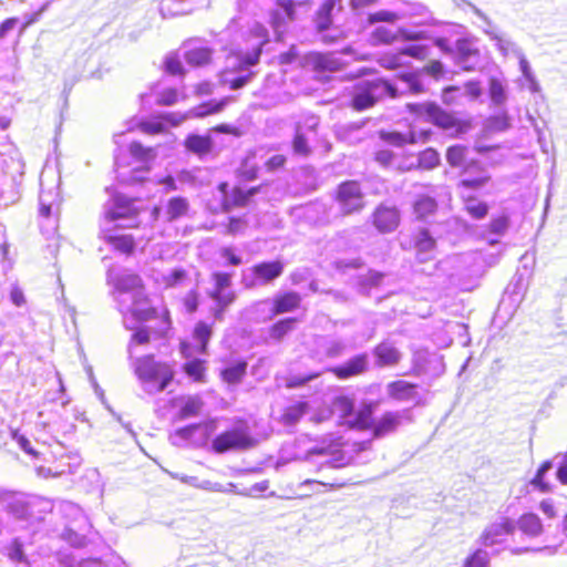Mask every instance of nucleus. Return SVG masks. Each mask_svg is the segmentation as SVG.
<instances>
[{"label":"nucleus","mask_w":567,"mask_h":567,"mask_svg":"<svg viewBox=\"0 0 567 567\" xmlns=\"http://www.w3.org/2000/svg\"><path fill=\"white\" fill-rule=\"evenodd\" d=\"M324 350L328 357L337 358L344 352L346 343L339 339H331L326 342Z\"/></svg>","instance_id":"59"},{"label":"nucleus","mask_w":567,"mask_h":567,"mask_svg":"<svg viewBox=\"0 0 567 567\" xmlns=\"http://www.w3.org/2000/svg\"><path fill=\"white\" fill-rule=\"evenodd\" d=\"M372 41L374 43L389 44L394 41L395 33L386 27H377L372 32Z\"/></svg>","instance_id":"56"},{"label":"nucleus","mask_w":567,"mask_h":567,"mask_svg":"<svg viewBox=\"0 0 567 567\" xmlns=\"http://www.w3.org/2000/svg\"><path fill=\"white\" fill-rule=\"evenodd\" d=\"M212 334V326L204 321L197 322L193 331V341L181 342V351L183 355L185 358H192L195 354H206Z\"/></svg>","instance_id":"14"},{"label":"nucleus","mask_w":567,"mask_h":567,"mask_svg":"<svg viewBox=\"0 0 567 567\" xmlns=\"http://www.w3.org/2000/svg\"><path fill=\"white\" fill-rule=\"evenodd\" d=\"M251 51L231 48L225 59V66L219 74L220 82L231 90L246 85L252 78L250 68L258 63L262 47L269 41L266 27L255 22L250 28Z\"/></svg>","instance_id":"1"},{"label":"nucleus","mask_w":567,"mask_h":567,"mask_svg":"<svg viewBox=\"0 0 567 567\" xmlns=\"http://www.w3.org/2000/svg\"><path fill=\"white\" fill-rule=\"evenodd\" d=\"M336 200L342 215L360 212L363 206V193L357 181H347L338 186Z\"/></svg>","instance_id":"10"},{"label":"nucleus","mask_w":567,"mask_h":567,"mask_svg":"<svg viewBox=\"0 0 567 567\" xmlns=\"http://www.w3.org/2000/svg\"><path fill=\"white\" fill-rule=\"evenodd\" d=\"M419 72H403L399 75L401 89L383 79L362 80L353 87L351 104L357 111H363L373 106L380 99L389 95L396 97L399 91L420 93L423 84Z\"/></svg>","instance_id":"3"},{"label":"nucleus","mask_w":567,"mask_h":567,"mask_svg":"<svg viewBox=\"0 0 567 567\" xmlns=\"http://www.w3.org/2000/svg\"><path fill=\"white\" fill-rule=\"evenodd\" d=\"M7 550L8 557L13 563L29 565L28 559L23 553L22 543L19 539H13Z\"/></svg>","instance_id":"54"},{"label":"nucleus","mask_w":567,"mask_h":567,"mask_svg":"<svg viewBox=\"0 0 567 567\" xmlns=\"http://www.w3.org/2000/svg\"><path fill=\"white\" fill-rule=\"evenodd\" d=\"M178 92L176 89H167L161 92L156 97V103L161 105H173L177 102Z\"/></svg>","instance_id":"64"},{"label":"nucleus","mask_w":567,"mask_h":567,"mask_svg":"<svg viewBox=\"0 0 567 567\" xmlns=\"http://www.w3.org/2000/svg\"><path fill=\"white\" fill-rule=\"evenodd\" d=\"M375 161L384 167H400L396 164V155L390 150H380L375 153Z\"/></svg>","instance_id":"58"},{"label":"nucleus","mask_w":567,"mask_h":567,"mask_svg":"<svg viewBox=\"0 0 567 567\" xmlns=\"http://www.w3.org/2000/svg\"><path fill=\"white\" fill-rule=\"evenodd\" d=\"M400 19V16L393 11L389 10H380L374 13L369 14V22L370 23H378V22H395Z\"/></svg>","instance_id":"57"},{"label":"nucleus","mask_w":567,"mask_h":567,"mask_svg":"<svg viewBox=\"0 0 567 567\" xmlns=\"http://www.w3.org/2000/svg\"><path fill=\"white\" fill-rule=\"evenodd\" d=\"M247 363L245 361L236 362L221 371L223 379L228 383H238L246 373Z\"/></svg>","instance_id":"44"},{"label":"nucleus","mask_w":567,"mask_h":567,"mask_svg":"<svg viewBox=\"0 0 567 567\" xmlns=\"http://www.w3.org/2000/svg\"><path fill=\"white\" fill-rule=\"evenodd\" d=\"M130 365L143 391L148 395L163 392L174 379L173 369L167 363L155 360L153 354L132 359Z\"/></svg>","instance_id":"4"},{"label":"nucleus","mask_w":567,"mask_h":567,"mask_svg":"<svg viewBox=\"0 0 567 567\" xmlns=\"http://www.w3.org/2000/svg\"><path fill=\"white\" fill-rule=\"evenodd\" d=\"M296 125H302V132H313L319 125V118L315 114H303Z\"/></svg>","instance_id":"63"},{"label":"nucleus","mask_w":567,"mask_h":567,"mask_svg":"<svg viewBox=\"0 0 567 567\" xmlns=\"http://www.w3.org/2000/svg\"><path fill=\"white\" fill-rule=\"evenodd\" d=\"M485 32L489 35L495 47L504 56L512 54L515 58H518L522 53H524L517 43H515L508 37L502 33H497L493 30H486Z\"/></svg>","instance_id":"31"},{"label":"nucleus","mask_w":567,"mask_h":567,"mask_svg":"<svg viewBox=\"0 0 567 567\" xmlns=\"http://www.w3.org/2000/svg\"><path fill=\"white\" fill-rule=\"evenodd\" d=\"M185 146L189 152L203 156L213 150V141L208 135L190 134L185 141Z\"/></svg>","instance_id":"37"},{"label":"nucleus","mask_w":567,"mask_h":567,"mask_svg":"<svg viewBox=\"0 0 567 567\" xmlns=\"http://www.w3.org/2000/svg\"><path fill=\"white\" fill-rule=\"evenodd\" d=\"M115 301L117 305L134 297L137 291H144L141 278L135 274L123 272L114 279Z\"/></svg>","instance_id":"18"},{"label":"nucleus","mask_w":567,"mask_h":567,"mask_svg":"<svg viewBox=\"0 0 567 567\" xmlns=\"http://www.w3.org/2000/svg\"><path fill=\"white\" fill-rule=\"evenodd\" d=\"M515 524L509 518H502L501 522L491 524L481 536V544L485 547L493 546L502 542V538L513 534Z\"/></svg>","instance_id":"22"},{"label":"nucleus","mask_w":567,"mask_h":567,"mask_svg":"<svg viewBox=\"0 0 567 567\" xmlns=\"http://www.w3.org/2000/svg\"><path fill=\"white\" fill-rule=\"evenodd\" d=\"M440 163V155L433 148H426L421 152L416 158V164L411 163L409 168L416 165L424 169H432Z\"/></svg>","instance_id":"43"},{"label":"nucleus","mask_w":567,"mask_h":567,"mask_svg":"<svg viewBox=\"0 0 567 567\" xmlns=\"http://www.w3.org/2000/svg\"><path fill=\"white\" fill-rule=\"evenodd\" d=\"M40 227L48 237L53 236L58 228V193L41 189L39 195Z\"/></svg>","instance_id":"9"},{"label":"nucleus","mask_w":567,"mask_h":567,"mask_svg":"<svg viewBox=\"0 0 567 567\" xmlns=\"http://www.w3.org/2000/svg\"><path fill=\"white\" fill-rule=\"evenodd\" d=\"M489 96L494 104L502 105L507 99L506 89L503 82L496 78L489 80Z\"/></svg>","instance_id":"49"},{"label":"nucleus","mask_w":567,"mask_h":567,"mask_svg":"<svg viewBox=\"0 0 567 567\" xmlns=\"http://www.w3.org/2000/svg\"><path fill=\"white\" fill-rule=\"evenodd\" d=\"M296 318H286L272 324L269 329V337L276 341L281 340L296 324Z\"/></svg>","instance_id":"45"},{"label":"nucleus","mask_w":567,"mask_h":567,"mask_svg":"<svg viewBox=\"0 0 567 567\" xmlns=\"http://www.w3.org/2000/svg\"><path fill=\"white\" fill-rule=\"evenodd\" d=\"M250 312L257 321H267L277 316L274 301L269 299L254 303L250 308Z\"/></svg>","instance_id":"39"},{"label":"nucleus","mask_w":567,"mask_h":567,"mask_svg":"<svg viewBox=\"0 0 567 567\" xmlns=\"http://www.w3.org/2000/svg\"><path fill=\"white\" fill-rule=\"evenodd\" d=\"M349 53L350 50L344 52L315 53L310 58V63L319 72H337L347 65L348 62L342 56Z\"/></svg>","instance_id":"20"},{"label":"nucleus","mask_w":567,"mask_h":567,"mask_svg":"<svg viewBox=\"0 0 567 567\" xmlns=\"http://www.w3.org/2000/svg\"><path fill=\"white\" fill-rule=\"evenodd\" d=\"M463 567H489V556L484 549H476L464 561Z\"/></svg>","instance_id":"51"},{"label":"nucleus","mask_w":567,"mask_h":567,"mask_svg":"<svg viewBox=\"0 0 567 567\" xmlns=\"http://www.w3.org/2000/svg\"><path fill=\"white\" fill-rule=\"evenodd\" d=\"M353 425L360 429L370 427L372 425V411L367 408L360 411L352 421Z\"/></svg>","instance_id":"61"},{"label":"nucleus","mask_w":567,"mask_h":567,"mask_svg":"<svg viewBox=\"0 0 567 567\" xmlns=\"http://www.w3.org/2000/svg\"><path fill=\"white\" fill-rule=\"evenodd\" d=\"M0 505L16 520H25L30 515V506L23 494L0 491Z\"/></svg>","instance_id":"15"},{"label":"nucleus","mask_w":567,"mask_h":567,"mask_svg":"<svg viewBox=\"0 0 567 567\" xmlns=\"http://www.w3.org/2000/svg\"><path fill=\"white\" fill-rule=\"evenodd\" d=\"M455 61L462 70L473 71L480 64V52L468 41L457 40Z\"/></svg>","instance_id":"23"},{"label":"nucleus","mask_w":567,"mask_h":567,"mask_svg":"<svg viewBox=\"0 0 567 567\" xmlns=\"http://www.w3.org/2000/svg\"><path fill=\"white\" fill-rule=\"evenodd\" d=\"M228 187L227 183H220L218 186V192L221 196V207L225 212L230 210L234 206H244L249 200V197L254 194H245L240 189H235L233 197H228Z\"/></svg>","instance_id":"28"},{"label":"nucleus","mask_w":567,"mask_h":567,"mask_svg":"<svg viewBox=\"0 0 567 567\" xmlns=\"http://www.w3.org/2000/svg\"><path fill=\"white\" fill-rule=\"evenodd\" d=\"M466 147L462 145H454L447 148L446 159L451 166H461L465 162Z\"/></svg>","instance_id":"52"},{"label":"nucleus","mask_w":567,"mask_h":567,"mask_svg":"<svg viewBox=\"0 0 567 567\" xmlns=\"http://www.w3.org/2000/svg\"><path fill=\"white\" fill-rule=\"evenodd\" d=\"M406 109L424 121L444 130L452 128L455 125V118L435 103H408Z\"/></svg>","instance_id":"11"},{"label":"nucleus","mask_w":567,"mask_h":567,"mask_svg":"<svg viewBox=\"0 0 567 567\" xmlns=\"http://www.w3.org/2000/svg\"><path fill=\"white\" fill-rule=\"evenodd\" d=\"M429 53L430 48L425 44H410L398 52L384 54L381 59V64L386 69L394 70L406 66L409 58L425 59Z\"/></svg>","instance_id":"13"},{"label":"nucleus","mask_w":567,"mask_h":567,"mask_svg":"<svg viewBox=\"0 0 567 567\" xmlns=\"http://www.w3.org/2000/svg\"><path fill=\"white\" fill-rule=\"evenodd\" d=\"M255 445L256 440L251 436L249 426L245 422H239L234 427L219 433L212 441V450L217 454L245 451Z\"/></svg>","instance_id":"6"},{"label":"nucleus","mask_w":567,"mask_h":567,"mask_svg":"<svg viewBox=\"0 0 567 567\" xmlns=\"http://www.w3.org/2000/svg\"><path fill=\"white\" fill-rule=\"evenodd\" d=\"M184 49V59L192 66H203L212 60V49L203 40H190Z\"/></svg>","instance_id":"21"},{"label":"nucleus","mask_w":567,"mask_h":567,"mask_svg":"<svg viewBox=\"0 0 567 567\" xmlns=\"http://www.w3.org/2000/svg\"><path fill=\"white\" fill-rule=\"evenodd\" d=\"M277 8L269 13V22L271 24L276 41H280L286 31V24L293 19L295 4L292 0H276Z\"/></svg>","instance_id":"16"},{"label":"nucleus","mask_w":567,"mask_h":567,"mask_svg":"<svg viewBox=\"0 0 567 567\" xmlns=\"http://www.w3.org/2000/svg\"><path fill=\"white\" fill-rule=\"evenodd\" d=\"M384 278V274L377 270H369V272L360 278L359 285L362 291H370L372 288L378 287Z\"/></svg>","instance_id":"50"},{"label":"nucleus","mask_w":567,"mask_h":567,"mask_svg":"<svg viewBox=\"0 0 567 567\" xmlns=\"http://www.w3.org/2000/svg\"><path fill=\"white\" fill-rule=\"evenodd\" d=\"M212 279L214 286L209 296L217 305L214 316L215 319L221 320L225 309L235 300V292L231 290V275L217 271L212 275Z\"/></svg>","instance_id":"8"},{"label":"nucleus","mask_w":567,"mask_h":567,"mask_svg":"<svg viewBox=\"0 0 567 567\" xmlns=\"http://www.w3.org/2000/svg\"><path fill=\"white\" fill-rule=\"evenodd\" d=\"M189 209V203L185 197L175 196L167 200L165 216L167 221H174L185 216Z\"/></svg>","instance_id":"36"},{"label":"nucleus","mask_w":567,"mask_h":567,"mask_svg":"<svg viewBox=\"0 0 567 567\" xmlns=\"http://www.w3.org/2000/svg\"><path fill=\"white\" fill-rule=\"evenodd\" d=\"M466 212L475 219H482L487 215L488 206L486 203L474 197H467L464 202Z\"/></svg>","instance_id":"47"},{"label":"nucleus","mask_w":567,"mask_h":567,"mask_svg":"<svg viewBox=\"0 0 567 567\" xmlns=\"http://www.w3.org/2000/svg\"><path fill=\"white\" fill-rule=\"evenodd\" d=\"M13 439L17 442V444L20 446L21 450H23L27 454L31 455L34 458H39L40 453L34 450L31 445V442L28 437H25L23 434L13 433Z\"/></svg>","instance_id":"62"},{"label":"nucleus","mask_w":567,"mask_h":567,"mask_svg":"<svg viewBox=\"0 0 567 567\" xmlns=\"http://www.w3.org/2000/svg\"><path fill=\"white\" fill-rule=\"evenodd\" d=\"M284 269L281 260L261 261L243 271L241 282L248 289L266 286L279 278Z\"/></svg>","instance_id":"7"},{"label":"nucleus","mask_w":567,"mask_h":567,"mask_svg":"<svg viewBox=\"0 0 567 567\" xmlns=\"http://www.w3.org/2000/svg\"><path fill=\"white\" fill-rule=\"evenodd\" d=\"M137 223V208L134 200L122 194H115L104 206L101 234L114 249L130 254L135 247L134 239L128 234L118 233V229L135 227Z\"/></svg>","instance_id":"2"},{"label":"nucleus","mask_w":567,"mask_h":567,"mask_svg":"<svg viewBox=\"0 0 567 567\" xmlns=\"http://www.w3.org/2000/svg\"><path fill=\"white\" fill-rule=\"evenodd\" d=\"M204 429L206 433L212 430V426L203 423H194L184 427L177 429L174 434L171 435V442L173 445L182 446L188 443L194 434Z\"/></svg>","instance_id":"34"},{"label":"nucleus","mask_w":567,"mask_h":567,"mask_svg":"<svg viewBox=\"0 0 567 567\" xmlns=\"http://www.w3.org/2000/svg\"><path fill=\"white\" fill-rule=\"evenodd\" d=\"M373 223L381 233H391L400 223V213L395 207L381 205L373 215Z\"/></svg>","instance_id":"26"},{"label":"nucleus","mask_w":567,"mask_h":567,"mask_svg":"<svg viewBox=\"0 0 567 567\" xmlns=\"http://www.w3.org/2000/svg\"><path fill=\"white\" fill-rule=\"evenodd\" d=\"M120 312L124 316V324L127 329L128 326L126 315L131 313L132 318L137 322H144L155 317L156 310L150 306L144 291H137L134 297L117 305Z\"/></svg>","instance_id":"12"},{"label":"nucleus","mask_w":567,"mask_h":567,"mask_svg":"<svg viewBox=\"0 0 567 567\" xmlns=\"http://www.w3.org/2000/svg\"><path fill=\"white\" fill-rule=\"evenodd\" d=\"M165 71L172 75L183 74L184 68L179 58L175 54H168L164 62Z\"/></svg>","instance_id":"60"},{"label":"nucleus","mask_w":567,"mask_h":567,"mask_svg":"<svg viewBox=\"0 0 567 567\" xmlns=\"http://www.w3.org/2000/svg\"><path fill=\"white\" fill-rule=\"evenodd\" d=\"M386 392L390 398L400 402H419L420 394L417 385L405 380H396L390 382L386 386Z\"/></svg>","instance_id":"24"},{"label":"nucleus","mask_w":567,"mask_h":567,"mask_svg":"<svg viewBox=\"0 0 567 567\" xmlns=\"http://www.w3.org/2000/svg\"><path fill=\"white\" fill-rule=\"evenodd\" d=\"M184 363V372L195 382H204L206 375V361L194 358Z\"/></svg>","instance_id":"40"},{"label":"nucleus","mask_w":567,"mask_h":567,"mask_svg":"<svg viewBox=\"0 0 567 567\" xmlns=\"http://www.w3.org/2000/svg\"><path fill=\"white\" fill-rule=\"evenodd\" d=\"M560 456L557 455L553 461H545L539 468L537 470L534 478L530 481V484L539 489L540 492H549L550 485L545 481V475L554 467V462L558 461Z\"/></svg>","instance_id":"41"},{"label":"nucleus","mask_w":567,"mask_h":567,"mask_svg":"<svg viewBox=\"0 0 567 567\" xmlns=\"http://www.w3.org/2000/svg\"><path fill=\"white\" fill-rule=\"evenodd\" d=\"M130 153L134 158H136L141 162H147V161L154 158V156H155L153 148L144 147L140 142L131 143Z\"/></svg>","instance_id":"53"},{"label":"nucleus","mask_w":567,"mask_h":567,"mask_svg":"<svg viewBox=\"0 0 567 567\" xmlns=\"http://www.w3.org/2000/svg\"><path fill=\"white\" fill-rule=\"evenodd\" d=\"M527 286L528 281L525 275L516 272L504 291L501 307L507 306L512 311H515L524 299Z\"/></svg>","instance_id":"17"},{"label":"nucleus","mask_w":567,"mask_h":567,"mask_svg":"<svg viewBox=\"0 0 567 567\" xmlns=\"http://www.w3.org/2000/svg\"><path fill=\"white\" fill-rule=\"evenodd\" d=\"M516 526L528 537H538L544 530L540 518L534 513L523 514L516 522Z\"/></svg>","instance_id":"30"},{"label":"nucleus","mask_w":567,"mask_h":567,"mask_svg":"<svg viewBox=\"0 0 567 567\" xmlns=\"http://www.w3.org/2000/svg\"><path fill=\"white\" fill-rule=\"evenodd\" d=\"M309 404L305 401H298L288 405L281 416L280 422L285 426H295L300 419L308 412Z\"/></svg>","instance_id":"32"},{"label":"nucleus","mask_w":567,"mask_h":567,"mask_svg":"<svg viewBox=\"0 0 567 567\" xmlns=\"http://www.w3.org/2000/svg\"><path fill=\"white\" fill-rule=\"evenodd\" d=\"M241 18H234L227 25V28L221 32L223 39L231 38L230 44H235L238 40V38H241L244 33L240 31L241 24H240Z\"/></svg>","instance_id":"55"},{"label":"nucleus","mask_w":567,"mask_h":567,"mask_svg":"<svg viewBox=\"0 0 567 567\" xmlns=\"http://www.w3.org/2000/svg\"><path fill=\"white\" fill-rule=\"evenodd\" d=\"M204 402L198 395H189L182 399V404L177 413L178 420H186L200 414Z\"/></svg>","instance_id":"38"},{"label":"nucleus","mask_w":567,"mask_h":567,"mask_svg":"<svg viewBox=\"0 0 567 567\" xmlns=\"http://www.w3.org/2000/svg\"><path fill=\"white\" fill-rule=\"evenodd\" d=\"M435 240L427 229H421L415 237L416 257L420 262H425L431 259V254L434 250Z\"/></svg>","instance_id":"29"},{"label":"nucleus","mask_w":567,"mask_h":567,"mask_svg":"<svg viewBox=\"0 0 567 567\" xmlns=\"http://www.w3.org/2000/svg\"><path fill=\"white\" fill-rule=\"evenodd\" d=\"M148 341H150V332L147 329L141 328V329L136 330L132 334L131 342L127 347L128 360L132 361V359L136 358L135 352H136L137 346L146 344V343H148Z\"/></svg>","instance_id":"48"},{"label":"nucleus","mask_w":567,"mask_h":567,"mask_svg":"<svg viewBox=\"0 0 567 567\" xmlns=\"http://www.w3.org/2000/svg\"><path fill=\"white\" fill-rule=\"evenodd\" d=\"M275 312L277 315L290 312L299 308L301 297L296 291H289L281 295H277L274 299Z\"/></svg>","instance_id":"33"},{"label":"nucleus","mask_w":567,"mask_h":567,"mask_svg":"<svg viewBox=\"0 0 567 567\" xmlns=\"http://www.w3.org/2000/svg\"><path fill=\"white\" fill-rule=\"evenodd\" d=\"M370 364L368 353L353 355L342 364L333 367L331 371L341 380L350 379L368 371Z\"/></svg>","instance_id":"19"},{"label":"nucleus","mask_w":567,"mask_h":567,"mask_svg":"<svg viewBox=\"0 0 567 567\" xmlns=\"http://www.w3.org/2000/svg\"><path fill=\"white\" fill-rule=\"evenodd\" d=\"M44 427H48L49 433L52 435V439L55 441V446L51 451V454L54 458L58 460V463L52 467L39 466L37 468L38 475L43 477L49 476H60L63 474H71L74 472L76 467L81 464V458L75 453H64V446L55 439L56 434L62 431L65 435L68 433H72L75 430V425L69 422H64L60 427H56V423H43Z\"/></svg>","instance_id":"5"},{"label":"nucleus","mask_w":567,"mask_h":567,"mask_svg":"<svg viewBox=\"0 0 567 567\" xmlns=\"http://www.w3.org/2000/svg\"><path fill=\"white\" fill-rule=\"evenodd\" d=\"M373 355L375 357V364L380 368L392 367L400 362L401 352L390 341H383L373 349Z\"/></svg>","instance_id":"27"},{"label":"nucleus","mask_w":567,"mask_h":567,"mask_svg":"<svg viewBox=\"0 0 567 567\" xmlns=\"http://www.w3.org/2000/svg\"><path fill=\"white\" fill-rule=\"evenodd\" d=\"M437 209L436 199L431 195H419L413 203V212L417 219L425 220Z\"/></svg>","instance_id":"35"},{"label":"nucleus","mask_w":567,"mask_h":567,"mask_svg":"<svg viewBox=\"0 0 567 567\" xmlns=\"http://www.w3.org/2000/svg\"><path fill=\"white\" fill-rule=\"evenodd\" d=\"M403 419L411 420L409 410L384 413L373 426L374 436L381 437L394 432Z\"/></svg>","instance_id":"25"},{"label":"nucleus","mask_w":567,"mask_h":567,"mask_svg":"<svg viewBox=\"0 0 567 567\" xmlns=\"http://www.w3.org/2000/svg\"><path fill=\"white\" fill-rule=\"evenodd\" d=\"M227 103L228 99H221L219 101L212 100L194 107L189 113L194 117H205L207 115L220 112Z\"/></svg>","instance_id":"42"},{"label":"nucleus","mask_w":567,"mask_h":567,"mask_svg":"<svg viewBox=\"0 0 567 567\" xmlns=\"http://www.w3.org/2000/svg\"><path fill=\"white\" fill-rule=\"evenodd\" d=\"M292 148L295 154L300 156H308L311 152V148L308 144V138L305 132H302V125H296Z\"/></svg>","instance_id":"46"}]
</instances>
